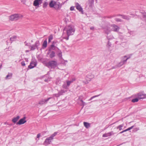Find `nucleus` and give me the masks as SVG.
I'll return each instance as SVG.
<instances>
[{"label":"nucleus","mask_w":146,"mask_h":146,"mask_svg":"<svg viewBox=\"0 0 146 146\" xmlns=\"http://www.w3.org/2000/svg\"><path fill=\"white\" fill-rule=\"evenodd\" d=\"M119 29V27L115 25H112L105 27L104 29L105 33L107 35V38L108 40L113 38V36L110 34L111 32L113 31L114 32H118Z\"/></svg>","instance_id":"nucleus-1"},{"label":"nucleus","mask_w":146,"mask_h":146,"mask_svg":"<svg viewBox=\"0 0 146 146\" xmlns=\"http://www.w3.org/2000/svg\"><path fill=\"white\" fill-rule=\"evenodd\" d=\"M64 30L66 31V34L68 36L73 35L75 31V29L74 27L72 25H68L66 26ZM67 40L68 39V37L66 39Z\"/></svg>","instance_id":"nucleus-2"},{"label":"nucleus","mask_w":146,"mask_h":146,"mask_svg":"<svg viewBox=\"0 0 146 146\" xmlns=\"http://www.w3.org/2000/svg\"><path fill=\"white\" fill-rule=\"evenodd\" d=\"M22 15L18 14L12 15L9 17V19L11 21H16L22 18Z\"/></svg>","instance_id":"nucleus-3"},{"label":"nucleus","mask_w":146,"mask_h":146,"mask_svg":"<svg viewBox=\"0 0 146 146\" xmlns=\"http://www.w3.org/2000/svg\"><path fill=\"white\" fill-rule=\"evenodd\" d=\"M57 65L56 61L52 60L46 64V66L48 68H54Z\"/></svg>","instance_id":"nucleus-4"},{"label":"nucleus","mask_w":146,"mask_h":146,"mask_svg":"<svg viewBox=\"0 0 146 146\" xmlns=\"http://www.w3.org/2000/svg\"><path fill=\"white\" fill-rule=\"evenodd\" d=\"M40 45V44L39 41H36L35 44L30 45V46L31 47V50H33L36 49H37V50L38 49V46Z\"/></svg>","instance_id":"nucleus-5"},{"label":"nucleus","mask_w":146,"mask_h":146,"mask_svg":"<svg viewBox=\"0 0 146 146\" xmlns=\"http://www.w3.org/2000/svg\"><path fill=\"white\" fill-rule=\"evenodd\" d=\"M135 97L138 98L139 99H143L146 98V94L140 93L135 94Z\"/></svg>","instance_id":"nucleus-6"},{"label":"nucleus","mask_w":146,"mask_h":146,"mask_svg":"<svg viewBox=\"0 0 146 146\" xmlns=\"http://www.w3.org/2000/svg\"><path fill=\"white\" fill-rule=\"evenodd\" d=\"M72 83V81H71L70 80H66L64 82L62 86V87L65 89H67Z\"/></svg>","instance_id":"nucleus-7"},{"label":"nucleus","mask_w":146,"mask_h":146,"mask_svg":"<svg viewBox=\"0 0 146 146\" xmlns=\"http://www.w3.org/2000/svg\"><path fill=\"white\" fill-rule=\"evenodd\" d=\"M42 0H35L34 1L33 5L35 7H38L39 5L42 3Z\"/></svg>","instance_id":"nucleus-8"},{"label":"nucleus","mask_w":146,"mask_h":146,"mask_svg":"<svg viewBox=\"0 0 146 146\" xmlns=\"http://www.w3.org/2000/svg\"><path fill=\"white\" fill-rule=\"evenodd\" d=\"M51 98H49L46 99L41 100L39 102L38 104L40 105H42L44 104H46L47 102Z\"/></svg>","instance_id":"nucleus-9"},{"label":"nucleus","mask_w":146,"mask_h":146,"mask_svg":"<svg viewBox=\"0 0 146 146\" xmlns=\"http://www.w3.org/2000/svg\"><path fill=\"white\" fill-rule=\"evenodd\" d=\"M26 117H24L23 118L20 119L18 122L17 123V125H21L25 123L26 122V120H25Z\"/></svg>","instance_id":"nucleus-10"},{"label":"nucleus","mask_w":146,"mask_h":146,"mask_svg":"<svg viewBox=\"0 0 146 146\" xmlns=\"http://www.w3.org/2000/svg\"><path fill=\"white\" fill-rule=\"evenodd\" d=\"M52 139L50 137L47 138L43 143V144L44 145H48L50 144L51 142V141Z\"/></svg>","instance_id":"nucleus-11"},{"label":"nucleus","mask_w":146,"mask_h":146,"mask_svg":"<svg viewBox=\"0 0 146 146\" xmlns=\"http://www.w3.org/2000/svg\"><path fill=\"white\" fill-rule=\"evenodd\" d=\"M67 91L66 90H61L60 91H59L58 93L57 94H55L53 95L55 96L58 97L59 96L62 95L63 93H65Z\"/></svg>","instance_id":"nucleus-12"},{"label":"nucleus","mask_w":146,"mask_h":146,"mask_svg":"<svg viewBox=\"0 0 146 146\" xmlns=\"http://www.w3.org/2000/svg\"><path fill=\"white\" fill-rule=\"evenodd\" d=\"M76 8L77 9V10H78L79 11L81 12L82 14H83V9L80 5L78 3H76Z\"/></svg>","instance_id":"nucleus-13"},{"label":"nucleus","mask_w":146,"mask_h":146,"mask_svg":"<svg viewBox=\"0 0 146 146\" xmlns=\"http://www.w3.org/2000/svg\"><path fill=\"white\" fill-rule=\"evenodd\" d=\"M127 57V56H123L122 61H121L117 64V66L118 67H120L122 65H123V64H125L126 63V62H125V61L124 60V58Z\"/></svg>","instance_id":"nucleus-14"},{"label":"nucleus","mask_w":146,"mask_h":146,"mask_svg":"<svg viewBox=\"0 0 146 146\" xmlns=\"http://www.w3.org/2000/svg\"><path fill=\"white\" fill-rule=\"evenodd\" d=\"M36 65V63L35 62H32L29 66L28 67L30 69H32L34 68Z\"/></svg>","instance_id":"nucleus-15"},{"label":"nucleus","mask_w":146,"mask_h":146,"mask_svg":"<svg viewBox=\"0 0 146 146\" xmlns=\"http://www.w3.org/2000/svg\"><path fill=\"white\" fill-rule=\"evenodd\" d=\"M114 134L113 131H111L107 133H105L103 135L102 137H107L111 136Z\"/></svg>","instance_id":"nucleus-16"},{"label":"nucleus","mask_w":146,"mask_h":146,"mask_svg":"<svg viewBox=\"0 0 146 146\" xmlns=\"http://www.w3.org/2000/svg\"><path fill=\"white\" fill-rule=\"evenodd\" d=\"M13 74L9 72L8 74L5 77V79L7 80L11 79L12 77Z\"/></svg>","instance_id":"nucleus-17"},{"label":"nucleus","mask_w":146,"mask_h":146,"mask_svg":"<svg viewBox=\"0 0 146 146\" xmlns=\"http://www.w3.org/2000/svg\"><path fill=\"white\" fill-rule=\"evenodd\" d=\"M83 124L84 126L87 129H88L91 126V124L88 122H84Z\"/></svg>","instance_id":"nucleus-18"},{"label":"nucleus","mask_w":146,"mask_h":146,"mask_svg":"<svg viewBox=\"0 0 146 146\" xmlns=\"http://www.w3.org/2000/svg\"><path fill=\"white\" fill-rule=\"evenodd\" d=\"M56 2L53 0H51L49 3V5L50 7L52 8L54 7Z\"/></svg>","instance_id":"nucleus-19"},{"label":"nucleus","mask_w":146,"mask_h":146,"mask_svg":"<svg viewBox=\"0 0 146 146\" xmlns=\"http://www.w3.org/2000/svg\"><path fill=\"white\" fill-rule=\"evenodd\" d=\"M91 76L90 75H87L86 78V83H88L90 81H91Z\"/></svg>","instance_id":"nucleus-20"},{"label":"nucleus","mask_w":146,"mask_h":146,"mask_svg":"<svg viewBox=\"0 0 146 146\" xmlns=\"http://www.w3.org/2000/svg\"><path fill=\"white\" fill-rule=\"evenodd\" d=\"M20 118L19 116H17L16 117L14 118L12 120V121L14 123H15Z\"/></svg>","instance_id":"nucleus-21"},{"label":"nucleus","mask_w":146,"mask_h":146,"mask_svg":"<svg viewBox=\"0 0 146 146\" xmlns=\"http://www.w3.org/2000/svg\"><path fill=\"white\" fill-rule=\"evenodd\" d=\"M60 7V5L59 3H56L54 7L56 9H58Z\"/></svg>","instance_id":"nucleus-22"},{"label":"nucleus","mask_w":146,"mask_h":146,"mask_svg":"<svg viewBox=\"0 0 146 146\" xmlns=\"http://www.w3.org/2000/svg\"><path fill=\"white\" fill-rule=\"evenodd\" d=\"M55 56V53L53 51H51L49 54V57L51 58H53Z\"/></svg>","instance_id":"nucleus-23"},{"label":"nucleus","mask_w":146,"mask_h":146,"mask_svg":"<svg viewBox=\"0 0 146 146\" xmlns=\"http://www.w3.org/2000/svg\"><path fill=\"white\" fill-rule=\"evenodd\" d=\"M124 125V124L123 123L117 127L116 128L120 131L123 129L122 128L123 127Z\"/></svg>","instance_id":"nucleus-24"},{"label":"nucleus","mask_w":146,"mask_h":146,"mask_svg":"<svg viewBox=\"0 0 146 146\" xmlns=\"http://www.w3.org/2000/svg\"><path fill=\"white\" fill-rule=\"evenodd\" d=\"M121 17L124 19H125L127 20H128L130 19V17H129V16L126 15H122L121 16Z\"/></svg>","instance_id":"nucleus-25"},{"label":"nucleus","mask_w":146,"mask_h":146,"mask_svg":"<svg viewBox=\"0 0 146 146\" xmlns=\"http://www.w3.org/2000/svg\"><path fill=\"white\" fill-rule=\"evenodd\" d=\"M57 134L56 132H54L53 134L51 135V136L49 137L52 140L53 139L54 137Z\"/></svg>","instance_id":"nucleus-26"},{"label":"nucleus","mask_w":146,"mask_h":146,"mask_svg":"<svg viewBox=\"0 0 146 146\" xmlns=\"http://www.w3.org/2000/svg\"><path fill=\"white\" fill-rule=\"evenodd\" d=\"M57 134L56 132H54L53 134L51 135V136L49 137L52 140L53 139L54 137Z\"/></svg>","instance_id":"nucleus-27"},{"label":"nucleus","mask_w":146,"mask_h":146,"mask_svg":"<svg viewBox=\"0 0 146 146\" xmlns=\"http://www.w3.org/2000/svg\"><path fill=\"white\" fill-rule=\"evenodd\" d=\"M47 45V42L46 40H44L42 44V46L44 48H46Z\"/></svg>","instance_id":"nucleus-28"},{"label":"nucleus","mask_w":146,"mask_h":146,"mask_svg":"<svg viewBox=\"0 0 146 146\" xmlns=\"http://www.w3.org/2000/svg\"><path fill=\"white\" fill-rule=\"evenodd\" d=\"M136 98H134V99H133L132 100L131 102H137L139 100V98H137V97H136Z\"/></svg>","instance_id":"nucleus-29"},{"label":"nucleus","mask_w":146,"mask_h":146,"mask_svg":"<svg viewBox=\"0 0 146 146\" xmlns=\"http://www.w3.org/2000/svg\"><path fill=\"white\" fill-rule=\"evenodd\" d=\"M53 38V36L52 35H50L48 37V42H50Z\"/></svg>","instance_id":"nucleus-30"},{"label":"nucleus","mask_w":146,"mask_h":146,"mask_svg":"<svg viewBox=\"0 0 146 146\" xmlns=\"http://www.w3.org/2000/svg\"><path fill=\"white\" fill-rule=\"evenodd\" d=\"M17 38V36H14L11 37L10 38V40L12 41L15 40Z\"/></svg>","instance_id":"nucleus-31"},{"label":"nucleus","mask_w":146,"mask_h":146,"mask_svg":"<svg viewBox=\"0 0 146 146\" xmlns=\"http://www.w3.org/2000/svg\"><path fill=\"white\" fill-rule=\"evenodd\" d=\"M48 5V3L47 2H45L43 5V8L46 7Z\"/></svg>","instance_id":"nucleus-32"},{"label":"nucleus","mask_w":146,"mask_h":146,"mask_svg":"<svg viewBox=\"0 0 146 146\" xmlns=\"http://www.w3.org/2000/svg\"><path fill=\"white\" fill-rule=\"evenodd\" d=\"M79 102V103L81 105H84V102L82 100H80Z\"/></svg>","instance_id":"nucleus-33"},{"label":"nucleus","mask_w":146,"mask_h":146,"mask_svg":"<svg viewBox=\"0 0 146 146\" xmlns=\"http://www.w3.org/2000/svg\"><path fill=\"white\" fill-rule=\"evenodd\" d=\"M58 56L60 58L62 57V52L61 51H59V52H58Z\"/></svg>","instance_id":"nucleus-34"},{"label":"nucleus","mask_w":146,"mask_h":146,"mask_svg":"<svg viewBox=\"0 0 146 146\" xmlns=\"http://www.w3.org/2000/svg\"><path fill=\"white\" fill-rule=\"evenodd\" d=\"M111 43H110L109 41H108V44L107 45V46L109 48L111 46Z\"/></svg>","instance_id":"nucleus-35"},{"label":"nucleus","mask_w":146,"mask_h":146,"mask_svg":"<svg viewBox=\"0 0 146 146\" xmlns=\"http://www.w3.org/2000/svg\"><path fill=\"white\" fill-rule=\"evenodd\" d=\"M129 131V130H128V129H125V130H123L122 131L120 132L119 133L121 134V133H124V132H126V131Z\"/></svg>","instance_id":"nucleus-36"},{"label":"nucleus","mask_w":146,"mask_h":146,"mask_svg":"<svg viewBox=\"0 0 146 146\" xmlns=\"http://www.w3.org/2000/svg\"><path fill=\"white\" fill-rule=\"evenodd\" d=\"M143 17L144 19L146 21V13H144L143 15Z\"/></svg>","instance_id":"nucleus-37"},{"label":"nucleus","mask_w":146,"mask_h":146,"mask_svg":"<svg viewBox=\"0 0 146 146\" xmlns=\"http://www.w3.org/2000/svg\"><path fill=\"white\" fill-rule=\"evenodd\" d=\"M134 126H131V127H129L128 128V130H130L131 129H132V128H133L134 127Z\"/></svg>","instance_id":"nucleus-38"},{"label":"nucleus","mask_w":146,"mask_h":146,"mask_svg":"<svg viewBox=\"0 0 146 146\" xmlns=\"http://www.w3.org/2000/svg\"><path fill=\"white\" fill-rule=\"evenodd\" d=\"M21 64L22 66H25V62L24 61L22 62H21Z\"/></svg>","instance_id":"nucleus-39"},{"label":"nucleus","mask_w":146,"mask_h":146,"mask_svg":"<svg viewBox=\"0 0 146 146\" xmlns=\"http://www.w3.org/2000/svg\"><path fill=\"white\" fill-rule=\"evenodd\" d=\"M70 9L71 11L74 10V7H71L70 8Z\"/></svg>","instance_id":"nucleus-40"},{"label":"nucleus","mask_w":146,"mask_h":146,"mask_svg":"<svg viewBox=\"0 0 146 146\" xmlns=\"http://www.w3.org/2000/svg\"><path fill=\"white\" fill-rule=\"evenodd\" d=\"M130 58V56H129L127 57V58L126 59H125V58H124V60H125V62H126V61H127V60L128 59H129Z\"/></svg>","instance_id":"nucleus-41"},{"label":"nucleus","mask_w":146,"mask_h":146,"mask_svg":"<svg viewBox=\"0 0 146 146\" xmlns=\"http://www.w3.org/2000/svg\"><path fill=\"white\" fill-rule=\"evenodd\" d=\"M135 131H136L139 129V127L136 128L134 129Z\"/></svg>","instance_id":"nucleus-42"},{"label":"nucleus","mask_w":146,"mask_h":146,"mask_svg":"<svg viewBox=\"0 0 146 146\" xmlns=\"http://www.w3.org/2000/svg\"><path fill=\"white\" fill-rule=\"evenodd\" d=\"M40 136V133H38L37 134V138H39Z\"/></svg>","instance_id":"nucleus-43"},{"label":"nucleus","mask_w":146,"mask_h":146,"mask_svg":"<svg viewBox=\"0 0 146 146\" xmlns=\"http://www.w3.org/2000/svg\"><path fill=\"white\" fill-rule=\"evenodd\" d=\"M115 20L117 21H121V19L117 18L115 19Z\"/></svg>","instance_id":"nucleus-44"},{"label":"nucleus","mask_w":146,"mask_h":146,"mask_svg":"<svg viewBox=\"0 0 146 146\" xmlns=\"http://www.w3.org/2000/svg\"><path fill=\"white\" fill-rule=\"evenodd\" d=\"M75 80V79L74 78L70 80L71 81H72V83Z\"/></svg>","instance_id":"nucleus-45"},{"label":"nucleus","mask_w":146,"mask_h":146,"mask_svg":"<svg viewBox=\"0 0 146 146\" xmlns=\"http://www.w3.org/2000/svg\"><path fill=\"white\" fill-rule=\"evenodd\" d=\"M98 96H99V95H96V96H93L92 97V99L94 98L95 97H98Z\"/></svg>","instance_id":"nucleus-46"},{"label":"nucleus","mask_w":146,"mask_h":146,"mask_svg":"<svg viewBox=\"0 0 146 146\" xmlns=\"http://www.w3.org/2000/svg\"><path fill=\"white\" fill-rule=\"evenodd\" d=\"M25 45H27V46H28V43H26V42H25Z\"/></svg>","instance_id":"nucleus-47"},{"label":"nucleus","mask_w":146,"mask_h":146,"mask_svg":"<svg viewBox=\"0 0 146 146\" xmlns=\"http://www.w3.org/2000/svg\"><path fill=\"white\" fill-rule=\"evenodd\" d=\"M54 45H52V47H54Z\"/></svg>","instance_id":"nucleus-48"},{"label":"nucleus","mask_w":146,"mask_h":146,"mask_svg":"<svg viewBox=\"0 0 146 146\" xmlns=\"http://www.w3.org/2000/svg\"><path fill=\"white\" fill-rule=\"evenodd\" d=\"M1 66H2V65H1V66H0V69L1 68Z\"/></svg>","instance_id":"nucleus-49"},{"label":"nucleus","mask_w":146,"mask_h":146,"mask_svg":"<svg viewBox=\"0 0 146 146\" xmlns=\"http://www.w3.org/2000/svg\"><path fill=\"white\" fill-rule=\"evenodd\" d=\"M126 127V126H125V127H124V128H125Z\"/></svg>","instance_id":"nucleus-50"},{"label":"nucleus","mask_w":146,"mask_h":146,"mask_svg":"<svg viewBox=\"0 0 146 146\" xmlns=\"http://www.w3.org/2000/svg\"><path fill=\"white\" fill-rule=\"evenodd\" d=\"M26 51H27V52H29V50H27Z\"/></svg>","instance_id":"nucleus-51"},{"label":"nucleus","mask_w":146,"mask_h":146,"mask_svg":"<svg viewBox=\"0 0 146 146\" xmlns=\"http://www.w3.org/2000/svg\"><path fill=\"white\" fill-rule=\"evenodd\" d=\"M9 125H12V124H9Z\"/></svg>","instance_id":"nucleus-52"},{"label":"nucleus","mask_w":146,"mask_h":146,"mask_svg":"<svg viewBox=\"0 0 146 146\" xmlns=\"http://www.w3.org/2000/svg\"><path fill=\"white\" fill-rule=\"evenodd\" d=\"M5 124H6V123H5Z\"/></svg>","instance_id":"nucleus-53"}]
</instances>
